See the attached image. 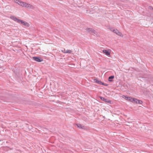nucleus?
I'll use <instances>...</instances> for the list:
<instances>
[{
	"mask_svg": "<svg viewBox=\"0 0 153 153\" xmlns=\"http://www.w3.org/2000/svg\"><path fill=\"white\" fill-rule=\"evenodd\" d=\"M116 34L118 36H120L121 37H123V35L122 34V33L119 31L117 32V33Z\"/></svg>",
	"mask_w": 153,
	"mask_h": 153,
	"instance_id": "nucleus-13",
	"label": "nucleus"
},
{
	"mask_svg": "<svg viewBox=\"0 0 153 153\" xmlns=\"http://www.w3.org/2000/svg\"><path fill=\"white\" fill-rule=\"evenodd\" d=\"M134 101L133 102H135L137 104H141L143 102L140 100H137L136 98H134Z\"/></svg>",
	"mask_w": 153,
	"mask_h": 153,
	"instance_id": "nucleus-6",
	"label": "nucleus"
},
{
	"mask_svg": "<svg viewBox=\"0 0 153 153\" xmlns=\"http://www.w3.org/2000/svg\"><path fill=\"white\" fill-rule=\"evenodd\" d=\"M28 128L29 129H30V128H32V127L31 126V127H30V128Z\"/></svg>",
	"mask_w": 153,
	"mask_h": 153,
	"instance_id": "nucleus-19",
	"label": "nucleus"
},
{
	"mask_svg": "<svg viewBox=\"0 0 153 153\" xmlns=\"http://www.w3.org/2000/svg\"><path fill=\"white\" fill-rule=\"evenodd\" d=\"M66 51V50L65 49H64L63 50H62V52L64 53H65Z\"/></svg>",
	"mask_w": 153,
	"mask_h": 153,
	"instance_id": "nucleus-18",
	"label": "nucleus"
},
{
	"mask_svg": "<svg viewBox=\"0 0 153 153\" xmlns=\"http://www.w3.org/2000/svg\"><path fill=\"white\" fill-rule=\"evenodd\" d=\"M31 6H32L30 4H28V5L27 6V7L28 8H31Z\"/></svg>",
	"mask_w": 153,
	"mask_h": 153,
	"instance_id": "nucleus-16",
	"label": "nucleus"
},
{
	"mask_svg": "<svg viewBox=\"0 0 153 153\" xmlns=\"http://www.w3.org/2000/svg\"><path fill=\"white\" fill-rule=\"evenodd\" d=\"M102 85L105 86H107L108 85L107 84H106L105 83L102 82Z\"/></svg>",
	"mask_w": 153,
	"mask_h": 153,
	"instance_id": "nucleus-17",
	"label": "nucleus"
},
{
	"mask_svg": "<svg viewBox=\"0 0 153 153\" xmlns=\"http://www.w3.org/2000/svg\"><path fill=\"white\" fill-rule=\"evenodd\" d=\"M10 18L14 21L16 22L22 24L25 26L29 27L30 26L29 24L27 22L24 21L21 19H18L15 16H10Z\"/></svg>",
	"mask_w": 153,
	"mask_h": 153,
	"instance_id": "nucleus-1",
	"label": "nucleus"
},
{
	"mask_svg": "<svg viewBox=\"0 0 153 153\" xmlns=\"http://www.w3.org/2000/svg\"><path fill=\"white\" fill-rule=\"evenodd\" d=\"M28 5V3L26 2H24L23 4L22 5V6L23 7H27V6Z\"/></svg>",
	"mask_w": 153,
	"mask_h": 153,
	"instance_id": "nucleus-14",
	"label": "nucleus"
},
{
	"mask_svg": "<svg viewBox=\"0 0 153 153\" xmlns=\"http://www.w3.org/2000/svg\"><path fill=\"white\" fill-rule=\"evenodd\" d=\"M85 30L87 32L91 34L97 35V32L92 28H87Z\"/></svg>",
	"mask_w": 153,
	"mask_h": 153,
	"instance_id": "nucleus-2",
	"label": "nucleus"
},
{
	"mask_svg": "<svg viewBox=\"0 0 153 153\" xmlns=\"http://www.w3.org/2000/svg\"><path fill=\"white\" fill-rule=\"evenodd\" d=\"M110 30L116 34H117V32L119 31L117 29H115L113 28H110Z\"/></svg>",
	"mask_w": 153,
	"mask_h": 153,
	"instance_id": "nucleus-11",
	"label": "nucleus"
},
{
	"mask_svg": "<svg viewBox=\"0 0 153 153\" xmlns=\"http://www.w3.org/2000/svg\"><path fill=\"white\" fill-rule=\"evenodd\" d=\"M126 100H128L132 102H134V98H133L131 97H126Z\"/></svg>",
	"mask_w": 153,
	"mask_h": 153,
	"instance_id": "nucleus-9",
	"label": "nucleus"
},
{
	"mask_svg": "<svg viewBox=\"0 0 153 153\" xmlns=\"http://www.w3.org/2000/svg\"><path fill=\"white\" fill-rule=\"evenodd\" d=\"M1 141V140H0V141Z\"/></svg>",
	"mask_w": 153,
	"mask_h": 153,
	"instance_id": "nucleus-20",
	"label": "nucleus"
},
{
	"mask_svg": "<svg viewBox=\"0 0 153 153\" xmlns=\"http://www.w3.org/2000/svg\"><path fill=\"white\" fill-rule=\"evenodd\" d=\"M72 52V51L71 50H67L66 51L65 53H71Z\"/></svg>",
	"mask_w": 153,
	"mask_h": 153,
	"instance_id": "nucleus-15",
	"label": "nucleus"
},
{
	"mask_svg": "<svg viewBox=\"0 0 153 153\" xmlns=\"http://www.w3.org/2000/svg\"><path fill=\"white\" fill-rule=\"evenodd\" d=\"M78 128H80L85 129V127L80 124H76Z\"/></svg>",
	"mask_w": 153,
	"mask_h": 153,
	"instance_id": "nucleus-7",
	"label": "nucleus"
},
{
	"mask_svg": "<svg viewBox=\"0 0 153 153\" xmlns=\"http://www.w3.org/2000/svg\"><path fill=\"white\" fill-rule=\"evenodd\" d=\"M100 99L102 101L109 104L111 103V100H109L103 97H100Z\"/></svg>",
	"mask_w": 153,
	"mask_h": 153,
	"instance_id": "nucleus-4",
	"label": "nucleus"
},
{
	"mask_svg": "<svg viewBox=\"0 0 153 153\" xmlns=\"http://www.w3.org/2000/svg\"><path fill=\"white\" fill-rule=\"evenodd\" d=\"M114 78V76L112 75L110 76L108 78V80L110 82H111L113 81V79Z\"/></svg>",
	"mask_w": 153,
	"mask_h": 153,
	"instance_id": "nucleus-12",
	"label": "nucleus"
},
{
	"mask_svg": "<svg viewBox=\"0 0 153 153\" xmlns=\"http://www.w3.org/2000/svg\"><path fill=\"white\" fill-rule=\"evenodd\" d=\"M15 2L18 4L22 6L23 4V2L21 1H19L18 0H15Z\"/></svg>",
	"mask_w": 153,
	"mask_h": 153,
	"instance_id": "nucleus-10",
	"label": "nucleus"
},
{
	"mask_svg": "<svg viewBox=\"0 0 153 153\" xmlns=\"http://www.w3.org/2000/svg\"><path fill=\"white\" fill-rule=\"evenodd\" d=\"M33 59L34 60L38 62H40L43 60L42 59L38 57H33Z\"/></svg>",
	"mask_w": 153,
	"mask_h": 153,
	"instance_id": "nucleus-3",
	"label": "nucleus"
},
{
	"mask_svg": "<svg viewBox=\"0 0 153 153\" xmlns=\"http://www.w3.org/2000/svg\"><path fill=\"white\" fill-rule=\"evenodd\" d=\"M94 82L97 83L99 85H102V82L101 81L98 80L97 79H94Z\"/></svg>",
	"mask_w": 153,
	"mask_h": 153,
	"instance_id": "nucleus-8",
	"label": "nucleus"
},
{
	"mask_svg": "<svg viewBox=\"0 0 153 153\" xmlns=\"http://www.w3.org/2000/svg\"><path fill=\"white\" fill-rule=\"evenodd\" d=\"M103 52L105 53L106 55L108 56L110 55V51L109 50H104L102 51Z\"/></svg>",
	"mask_w": 153,
	"mask_h": 153,
	"instance_id": "nucleus-5",
	"label": "nucleus"
}]
</instances>
